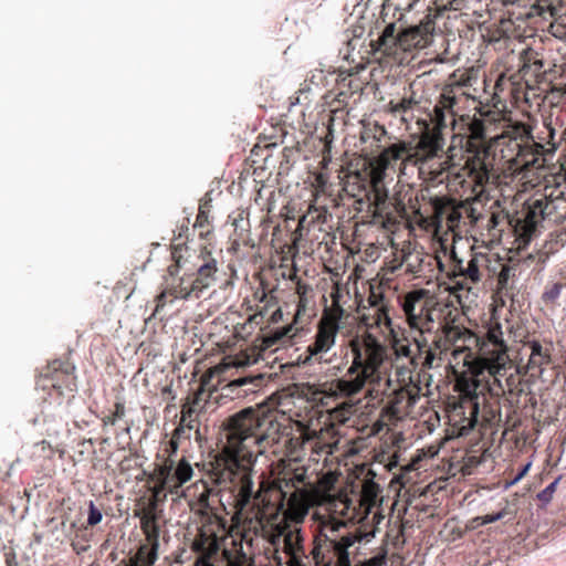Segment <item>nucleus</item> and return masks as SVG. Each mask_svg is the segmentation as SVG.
Wrapping results in <instances>:
<instances>
[{"instance_id":"nucleus-26","label":"nucleus","mask_w":566,"mask_h":566,"mask_svg":"<svg viewBox=\"0 0 566 566\" xmlns=\"http://www.w3.org/2000/svg\"><path fill=\"white\" fill-rule=\"evenodd\" d=\"M560 479V476L556 478L544 490L537 493L536 497L541 503V507H545L552 501L553 494L555 493Z\"/></svg>"},{"instance_id":"nucleus-47","label":"nucleus","mask_w":566,"mask_h":566,"mask_svg":"<svg viewBox=\"0 0 566 566\" xmlns=\"http://www.w3.org/2000/svg\"><path fill=\"white\" fill-rule=\"evenodd\" d=\"M154 536H155V538L158 537V528L157 527H155V530H154Z\"/></svg>"},{"instance_id":"nucleus-44","label":"nucleus","mask_w":566,"mask_h":566,"mask_svg":"<svg viewBox=\"0 0 566 566\" xmlns=\"http://www.w3.org/2000/svg\"><path fill=\"white\" fill-rule=\"evenodd\" d=\"M533 64L535 65V69L538 70V71L544 66V62L542 60H538V59H535L533 61Z\"/></svg>"},{"instance_id":"nucleus-15","label":"nucleus","mask_w":566,"mask_h":566,"mask_svg":"<svg viewBox=\"0 0 566 566\" xmlns=\"http://www.w3.org/2000/svg\"><path fill=\"white\" fill-rule=\"evenodd\" d=\"M436 263L439 272H444L446 265L440 256L434 255H415V262L408 263V270L412 273H420L424 271V266L431 268Z\"/></svg>"},{"instance_id":"nucleus-8","label":"nucleus","mask_w":566,"mask_h":566,"mask_svg":"<svg viewBox=\"0 0 566 566\" xmlns=\"http://www.w3.org/2000/svg\"><path fill=\"white\" fill-rule=\"evenodd\" d=\"M432 25L429 22L401 27L398 55L401 52L427 48L432 42Z\"/></svg>"},{"instance_id":"nucleus-25","label":"nucleus","mask_w":566,"mask_h":566,"mask_svg":"<svg viewBox=\"0 0 566 566\" xmlns=\"http://www.w3.org/2000/svg\"><path fill=\"white\" fill-rule=\"evenodd\" d=\"M551 363V355L548 352L543 353V357L530 356L527 363V369L532 371V376L541 375L543 369L542 366Z\"/></svg>"},{"instance_id":"nucleus-35","label":"nucleus","mask_w":566,"mask_h":566,"mask_svg":"<svg viewBox=\"0 0 566 566\" xmlns=\"http://www.w3.org/2000/svg\"><path fill=\"white\" fill-rule=\"evenodd\" d=\"M125 415V406L124 403L122 402H116L115 403V410L114 412L112 413V416L118 420V419H122Z\"/></svg>"},{"instance_id":"nucleus-38","label":"nucleus","mask_w":566,"mask_h":566,"mask_svg":"<svg viewBox=\"0 0 566 566\" xmlns=\"http://www.w3.org/2000/svg\"><path fill=\"white\" fill-rule=\"evenodd\" d=\"M517 379L514 377V375H510L505 378V385L509 388L510 392H513L514 387H516Z\"/></svg>"},{"instance_id":"nucleus-36","label":"nucleus","mask_w":566,"mask_h":566,"mask_svg":"<svg viewBox=\"0 0 566 566\" xmlns=\"http://www.w3.org/2000/svg\"><path fill=\"white\" fill-rule=\"evenodd\" d=\"M283 319V312L282 310L279 307L276 308L275 311L272 312L271 316H270V319H269V323L271 324H277L280 323L281 321Z\"/></svg>"},{"instance_id":"nucleus-7","label":"nucleus","mask_w":566,"mask_h":566,"mask_svg":"<svg viewBox=\"0 0 566 566\" xmlns=\"http://www.w3.org/2000/svg\"><path fill=\"white\" fill-rule=\"evenodd\" d=\"M379 363V357L366 358L358 346L354 347L352 365L348 367L346 375L336 380L338 394L344 397H353L360 392L367 380L377 370Z\"/></svg>"},{"instance_id":"nucleus-46","label":"nucleus","mask_w":566,"mask_h":566,"mask_svg":"<svg viewBox=\"0 0 566 566\" xmlns=\"http://www.w3.org/2000/svg\"><path fill=\"white\" fill-rule=\"evenodd\" d=\"M347 81V77L342 78V84L345 85V82ZM352 80H348V86L352 87Z\"/></svg>"},{"instance_id":"nucleus-20","label":"nucleus","mask_w":566,"mask_h":566,"mask_svg":"<svg viewBox=\"0 0 566 566\" xmlns=\"http://www.w3.org/2000/svg\"><path fill=\"white\" fill-rule=\"evenodd\" d=\"M402 150L396 144L390 145L389 147L382 149L379 160L382 165L384 169L392 168L394 164L397 160L401 159Z\"/></svg>"},{"instance_id":"nucleus-18","label":"nucleus","mask_w":566,"mask_h":566,"mask_svg":"<svg viewBox=\"0 0 566 566\" xmlns=\"http://www.w3.org/2000/svg\"><path fill=\"white\" fill-rule=\"evenodd\" d=\"M192 474L193 470L190 463L186 461L185 458H182L177 462L176 467L172 469L171 480L177 484L181 485L188 482L192 478Z\"/></svg>"},{"instance_id":"nucleus-43","label":"nucleus","mask_w":566,"mask_h":566,"mask_svg":"<svg viewBox=\"0 0 566 566\" xmlns=\"http://www.w3.org/2000/svg\"><path fill=\"white\" fill-rule=\"evenodd\" d=\"M520 480L514 476L513 479L509 480V481H505L504 483V490H507L510 489L511 486H513L514 484H516Z\"/></svg>"},{"instance_id":"nucleus-23","label":"nucleus","mask_w":566,"mask_h":566,"mask_svg":"<svg viewBox=\"0 0 566 566\" xmlns=\"http://www.w3.org/2000/svg\"><path fill=\"white\" fill-rule=\"evenodd\" d=\"M564 284L560 282L552 283L546 285L545 291L542 294V301L547 304H554L560 296Z\"/></svg>"},{"instance_id":"nucleus-21","label":"nucleus","mask_w":566,"mask_h":566,"mask_svg":"<svg viewBox=\"0 0 566 566\" xmlns=\"http://www.w3.org/2000/svg\"><path fill=\"white\" fill-rule=\"evenodd\" d=\"M185 420H186L185 417H182L181 418V426L176 428L174 437L168 442V450L170 452V455L172 453L176 454L177 450H178V442L176 441L175 438L184 437V438L189 439L190 438V431L195 428V426L192 424V420H190L187 426L184 424Z\"/></svg>"},{"instance_id":"nucleus-3","label":"nucleus","mask_w":566,"mask_h":566,"mask_svg":"<svg viewBox=\"0 0 566 566\" xmlns=\"http://www.w3.org/2000/svg\"><path fill=\"white\" fill-rule=\"evenodd\" d=\"M264 536L270 544L268 558L275 566H308L304 531L298 523L282 520L271 525Z\"/></svg>"},{"instance_id":"nucleus-40","label":"nucleus","mask_w":566,"mask_h":566,"mask_svg":"<svg viewBox=\"0 0 566 566\" xmlns=\"http://www.w3.org/2000/svg\"><path fill=\"white\" fill-rule=\"evenodd\" d=\"M264 317V312L263 311H260L255 314H253L251 317H250V321L251 322H254L255 324H259L261 323V321L263 319Z\"/></svg>"},{"instance_id":"nucleus-29","label":"nucleus","mask_w":566,"mask_h":566,"mask_svg":"<svg viewBox=\"0 0 566 566\" xmlns=\"http://www.w3.org/2000/svg\"><path fill=\"white\" fill-rule=\"evenodd\" d=\"M103 518L102 511L94 504L93 501L88 503V515H87V525L95 526Z\"/></svg>"},{"instance_id":"nucleus-42","label":"nucleus","mask_w":566,"mask_h":566,"mask_svg":"<svg viewBox=\"0 0 566 566\" xmlns=\"http://www.w3.org/2000/svg\"><path fill=\"white\" fill-rule=\"evenodd\" d=\"M102 420H103V426L104 427H106L108 424L113 426L117 421L112 415L104 417Z\"/></svg>"},{"instance_id":"nucleus-5","label":"nucleus","mask_w":566,"mask_h":566,"mask_svg":"<svg viewBox=\"0 0 566 566\" xmlns=\"http://www.w3.org/2000/svg\"><path fill=\"white\" fill-rule=\"evenodd\" d=\"M199 258L202 262L198 265L196 274L181 277L178 285L164 289L156 297L155 313L159 312L166 304L168 296L175 298H200L203 290L208 289L216 280L217 261L205 248Z\"/></svg>"},{"instance_id":"nucleus-28","label":"nucleus","mask_w":566,"mask_h":566,"mask_svg":"<svg viewBox=\"0 0 566 566\" xmlns=\"http://www.w3.org/2000/svg\"><path fill=\"white\" fill-rule=\"evenodd\" d=\"M182 245L184 244H177V245H174V249L171 251V258L175 262V264L170 265L168 268V273L169 275L174 276L178 273L179 271V268H180V261H181V250H182Z\"/></svg>"},{"instance_id":"nucleus-37","label":"nucleus","mask_w":566,"mask_h":566,"mask_svg":"<svg viewBox=\"0 0 566 566\" xmlns=\"http://www.w3.org/2000/svg\"><path fill=\"white\" fill-rule=\"evenodd\" d=\"M532 463L531 462H527L525 464H523L520 469H518V472L515 474V476L521 481L528 472L530 468H531Z\"/></svg>"},{"instance_id":"nucleus-32","label":"nucleus","mask_w":566,"mask_h":566,"mask_svg":"<svg viewBox=\"0 0 566 566\" xmlns=\"http://www.w3.org/2000/svg\"><path fill=\"white\" fill-rule=\"evenodd\" d=\"M39 446H41V452L44 460H51L54 454L52 447L45 440L38 442V447Z\"/></svg>"},{"instance_id":"nucleus-34","label":"nucleus","mask_w":566,"mask_h":566,"mask_svg":"<svg viewBox=\"0 0 566 566\" xmlns=\"http://www.w3.org/2000/svg\"><path fill=\"white\" fill-rule=\"evenodd\" d=\"M434 119L436 123L440 126L446 127V113L444 109L440 106H434Z\"/></svg>"},{"instance_id":"nucleus-31","label":"nucleus","mask_w":566,"mask_h":566,"mask_svg":"<svg viewBox=\"0 0 566 566\" xmlns=\"http://www.w3.org/2000/svg\"><path fill=\"white\" fill-rule=\"evenodd\" d=\"M374 130L375 132L371 134V129H365L361 135L363 142H366L368 138L371 137L374 138L375 142H379L380 137L386 134L385 128L380 125H375Z\"/></svg>"},{"instance_id":"nucleus-30","label":"nucleus","mask_w":566,"mask_h":566,"mask_svg":"<svg viewBox=\"0 0 566 566\" xmlns=\"http://www.w3.org/2000/svg\"><path fill=\"white\" fill-rule=\"evenodd\" d=\"M450 263L452 265L454 276H461L464 270L463 260L457 255L454 249L450 253Z\"/></svg>"},{"instance_id":"nucleus-14","label":"nucleus","mask_w":566,"mask_h":566,"mask_svg":"<svg viewBox=\"0 0 566 566\" xmlns=\"http://www.w3.org/2000/svg\"><path fill=\"white\" fill-rule=\"evenodd\" d=\"M369 191L373 202V219H390L394 212V203L390 201L389 191L378 185H375Z\"/></svg>"},{"instance_id":"nucleus-39","label":"nucleus","mask_w":566,"mask_h":566,"mask_svg":"<svg viewBox=\"0 0 566 566\" xmlns=\"http://www.w3.org/2000/svg\"><path fill=\"white\" fill-rule=\"evenodd\" d=\"M534 54L535 52L533 51V49L528 48L522 52L521 56L526 64L527 62L532 61Z\"/></svg>"},{"instance_id":"nucleus-48","label":"nucleus","mask_w":566,"mask_h":566,"mask_svg":"<svg viewBox=\"0 0 566 566\" xmlns=\"http://www.w3.org/2000/svg\"><path fill=\"white\" fill-rule=\"evenodd\" d=\"M24 494L27 495L28 501H29V500H30V495H31V494H30V492H28L27 490H24Z\"/></svg>"},{"instance_id":"nucleus-22","label":"nucleus","mask_w":566,"mask_h":566,"mask_svg":"<svg viewBox=\"0 0 566 566\" xmlns=\"http://www.w3.org/2000/svg\"><path fill=\"white\" fill-rule=\"evenodd\" d=\"M509 514H512V512L509 511L507 507H504L496 513L478 516L474 521L478 523V525H486L501 520H505V523H513L516 516H507Z\"/></svg>"},{"instance_id":"nucleus-33","label":"nucleus","mask_w":566,"mask_h":566,"mask_svg":"<svg viewBox=\"0 0 566 566\" xmlns=\"http://www.w3.org/2000/svg\"><path fill=\"white\" fill-rule=\"evenodd\" d=\"M528 346L531 348V355L530 356H534V357H543V353H545L546 350L543 349L541 343L538 340H532L528 343Z\"/></svg>"},{"instance_id":"nucleus-11","label":"nucleus","mask_w":566,"mask_h":566,"mask_svg":"<svg viewBox=\"0 0 566 566\" xmlns=\"http://www.w3.org/2000/svg\"><path fill=\"white\" fill-rule=\"evenodd\" d=\"M507 364L509 357L505 352L495 353L486 360L485 368L493 377V380L488 384L491 396L499 397L505 394V386L502 382L501 377L505 376Z\"/></svg>"},{"instance_id":"nucleus-6","label":"nucleus","mask_w":566,"mask_h":566,"mask_svg":"<svg viewBox=\"0 0 566 566\" xmlns=\"http://www.w3.org/2000/svg\"><path fill=\"white\" fill-rule=\"evenodd\" d=\"M75 366L69 357L56 358L48 363L38 373V399L61 403L63 389L76 391Z\"/></svg>"},{"instance_id":"nucleus-13","label":"nucleus","mask_w":566,"mask_h":566,"mask_svg":"<svg viewBox=\"0 0 566 566\" xmlns=\"http://www.w3.org/2000/svg\"><path fill=\"white\" fill-rule=\"evenodd\" d=\"M517 275L516 264H502L501 270L497 274V287L499 292L505 297L510 298L512 306L515 304L520 305L518 292L515 286V279Z\"/></svg>"},{"instance_id":"nucleus-49","label":"nucleus","mask_w":566,"mask_h":566,"mask_svg":"<svg viewBox=\"0 0 566 566\" xmlns=\"http://www.w3.org/2000/svg\"><path fill=\"white\" fill-rule=\"evenodd\" d=\"M403 17V13H399V19L398 20H401V18Z\"/></svg>"},{"instance_id":"nucleus-9","label":"nucleus","mask_w":566,"mask_h":566,"mask_svg":"<svg viewBox=\"0 0 566 566\" xmlns=\"http://www.w3.org/2000/svg\"><path fill=\"white\" fill-rule=\"evenodd\" d=\"M337 326L322 325L318 327L314 340L307 346L305 361L321 363L323 354L327 353L335 344Z\"/></svg>"},{"instance_id":"nucleus-1","label":"nucleus","mask_w":566,"mask_h":566,"mask_svg":"<svg viewBox=\"0 0 566 566\" xmlns=\"http://www.w3.org/2000/svg\"><path fill=\"white\" fill-rule=\"evenodd\" d=\"M226 430L233 459L213 468L210 479L219 493H229L238 515L262 516L258 510L261 493L254 491L251 467L289 436V427L277 421L274 411L249 407L229 417Z\"/></svg>"},{"instance_id":"nucleus-41","label":"nucleus","mask_w":566,"mask_h":566,"mask_svg":"<svg viewBox=\"0 0 566 566\" xmlns=\"http://www.w3.org/2000/svg\"><path fill=\"white\" fill-rule=\"evenodd\" d=\"M434 358V354L432 352H429L424 358V366H428L429 368L432 367V360Z\"/></svg>"},{"instance_id":"nucleus-24","label":"nucleus","mask_w":566,"mask_h":566,"mask_svg":"<svg viewBox=\"0 0 566 566\" xmlns=\"http://www.w3.org/2000/svg\"><path fill=\"white\" fill-rule=\"evenodd\" d=\"M461 276L470 281L471 283H478L481 280L476 256H471L467 266H464Z\"/></svg>"},{"instance_id":"nucleus-10","label":"nucleus","mask_w":566,"mask_h":566,"mask_svg":"<svg viewBox=\"0 0 566 566\" xmlns=\"http://www.w3.org/2000/svg\"><path fill=\"white\" fill-rule=\"evenodd\" d=\"M493 160L489 150L478 151L468 160L469 175L476 185L484 186L490 182L493 176Z\"/></svg>"},{"instance_id":"nucleus-17","label":"nucleus","mask_w":566,"mask_h":566,"mask_svg":"<svg viewBox=\"0 0 566 566\" xmlns=\"http://www.w3.org/2000/svg\"><path fill=\"white\" fill-rule=\"evenodd\" d=\"M358 190L363 192V196L353 195L355 198L353 208L357 212H367L373 218V202L370 191L363 185L358 187Z\"/></svg>"},{"instance_id":"nucleus-2","label":"nucleus","mask_w":566,"mask_h":566,"mask_svg":"<svg viewBox=\"0 0 566 566\" xmlns=\"http://www.w3.org/2000/svg\"><path fill=\"white\" fill-rule=\"evenodd\" d=\"M368 534L337 518L326 521L314 537L311 552L316 566H352V548Z\"/></svg>"},{"instance_id":"nucleus-12","label":"nucleus","mask_w":566,"mask_h":566,"mask_svg":"<svg viewBox=\"0 0 566 566\" xmlns=\"http://www.w3.org/2000/svg\"><path fill=\"white\" fill-rule=\"evenodd\" d=\"M400 41V30L396 28V22H389L374 42L376 51H381L386 56L398 59V44Z\"/></svg>"},{"instance_id":"nucleus-45","label":"nucleus","mask_w":566,"mask_h":566,"mask_svg":"<svg viewBox=\"0 0 566 566\" xmlns=\"http://www.w3.org/2000/svg\"><path fill=\"white\" fill-rule=\"evenodd\" d=\"M489 223H490L492 227H495V226H496V223H497V218H496V216H495V214H492V216L490 217Z\"/></svg>"},{"instance_id":"nucleus-27","label":"nucleus","mask_w":566,"mask_h":566,"mask_svg":"<svg viewBox=\"0 0 566 566\" xmlns=\"http://www.w3.org/2000/svg\"><path fill=\"white\" fill-rule=\"evenodd\" d=\"M305 475L304 474H294L293 478H284L280 481V491L283 493V496H286V491L283 490V488L290 489V488H297V484L304 483Z\"/></svg>"},{"instance_id":"nucleus-16","label":"nucleus","mask_w":566,"mask_h":566,"mask_svg":"<svg viewBox=\"0 0 566 566\" xmlns=\"http://www.w3.org/2000/svg\"><path fill=\"white\" fill-rule=\"evenodd\" d=\"M553 208V202L546 198L534 199L530 210L533 227L535 228L539 221L545 220L552 213Z\"/></svg>"},{"instance_id":"nucleus-4","label":"nucleus","mask_w":566,"mask_h":566,"mask_svg":"<svg viewBox=\"0 0 566 566\" xmlns=\"http://www.w3.org/2000/svg\"><path fill=\"white\" fill-rule=\"evenodd\" d=\"M495 143L501 147V159L505 160L513 174L528 177L530 172L545 166V147L533 138L521 140L517 137L497 136Z\"/></svg>"},{"instance_id":"nucleus-19","label":"nucleus","mask_w":566,"mask_h":566,"mask_svg":"<svg viewBox=\"0 0 566 566\" xmlns=\"http://www.w3.org/2000/svg\"><path fill=\"white\" fill-rule=\"evenodd\" d=\"M209 224V205L205 203L199 207L195 222V228L201 229L199 232V237L201 239H208V237L211 234V230L208 228Z\"/></svg>"}]
</instances>
